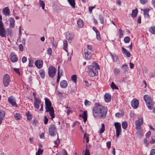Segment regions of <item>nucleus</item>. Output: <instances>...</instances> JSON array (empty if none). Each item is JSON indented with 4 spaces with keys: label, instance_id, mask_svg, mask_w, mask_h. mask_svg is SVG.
<instances>
[{
    "label": "nucleus",
    "instance_id": "obj_4",
    "mask_svg": "<svg viewBox=\"0 0 155 155\" xmlns=\"http://www.w3.org/2000/svg\"><path fill=\"white\" fill-rule=\"evenodd\" d=\"M136 129L137 130L136 133L137 136L139 138L141 137L143 134V132L140 129L141 126L143 123V118L141 117L136 120L135 122Z\"/></svg>",
    "mask_w": 155,
    "mask_h": 155
},
{
    "label": "nucleus",
    "instance_id": "obj_31",
    "mask_svg": "<svg viewBox=\"0 0 155 155\" xmlns=\"http://www.w3.org/2000/svg\"><path fill=\"white\" fill-rule=\"evenodd\" d=\"M39 3L40 6L42 7V9H44L45 8V4L43 1L39 0Z\"/></svg>",
    "mask_w": 155,
    "mask_h": 155
},
{
    "label": "nucleus",
    "instance_id": "obj_47",
    "mask_svg": "<svg viewBox=\"0 0 155 155\" xmlns=\"http://www.w3.org/2000/svg\"><path fill=\"white\" fill-rule=\"evenodd\" d=\"M52 49L51 48H49L47 50V54L49 55H51L52 53Z\"/></svg>",
    "mask_w": 155,
    "mask_h": 155
},
{
    "label": "nucleus",
    "instance_id": "obj_60",
    "mask_svg": "<svg viewBox=\"0 0 155 155\" xmlns=\"http://www.w3.org/2000/svg\"><path fill=\"white\" fill-rule=\"evenodd\" d=\"M57 43L56 41H53L52 42V45L55 48L57 46Z\"/></svg>",
    "mask_w": 155,
    "mask_h": 155
},
{
    "label": "nucleus",
    "instance_id": "obj_19",
    "mask_svg": "<svg viewBox=\"0 0 155 155\" xmlns=\"http://www.w3.org/2000/svg\"><path fill=\"white\" fill-rule=\"evenodd\" d=\"M68 85L67 82L66 81L63 80L60 82V85L61 87L64 88L67 87Z\"/></svg>",
    "mask_w": 155,
    "mask_h": 155
},
{
    "label": "nucleus",
    "instance_id": "obj_40",
    "mask_svg": "<svg viewBox=\"0 0 155 155\" xmlns=\"http://www.w3.org/2000/svg\"><path fill=\"white\" fill-rule=\"evenodd\" d=\"M91 104V102L88 101L86 99L84 101V104L86 106H90Z\"/></svg>",
    "mask_w": 155,
    "mask_h": 155
},
{
    "label": "nucleus",
    "instance_id": "obj_20",
    "mask_svg": "<svg viewBox=\"0 0 155 155\" xmlns=\"http://www.w3.org/2000/svg\"><path fill=\"white\" fill-rule=\"evenodd\" d=\"M142 11L143 12L145 17L149 18V12L150 11V9L149 8L145 9L142 10Z\"/></svg>",
    "mask_w": 155,
    "mask_h": 155
},
{
    "label": "nucleus",
    "instance_id": "obj_51",
    "mask_svg": "<svg viewBox=\"0 0 155 155\" xmlns=\"http://www.w3.org/2000/svg\"><path fill=\"white\" fill-rule=\"evenodd\" d=\"M40 103H34V106L37 109H38L39 107Z\"/></svg>",
    "mask_w": 155,
    "mask_h": 155
},
{
    "label": "nucleus",
    "instance_id": "obj_43",
    "mask_svg": "<svg viewBox=\"0 0 155 155\" xmlns=\"http://www.w3.org/2000/svg\"><path fill=\"white\" fill-rule=\"evenodd\" d=\"M59 70H58V77H57V83H59V81L60 78V73H59Z\"/></svg>",
    "mask_w": 155,
    "mask_h": 155
},
{
    "label": "nucleus",
    "instance_id": "obj_55",
    "mask_svg": "<svg viewBox=\"0 0 155 155\" xmlns=\"http://www.w3.org/2000/svg\"><path fill=\"white\" fill-rule=\"evenodd\" d=\"M14 71L18 75H20V73L19 71V69L18 68H14Z\"/></svg>",
    "mask_w": 155,
    "mask_h": 155
},
{
    "label": "nucleus",
    "instance_id": "obj_29",
    "mask_svg": "<svg viewBox=\"0 0 155 155\" xmlns=\"http://www.w3.org/2000/svg\"><path fill=\"white\" fill-rule=\"evenodd\" d=\"M82 115V118L84 119V121H86L87 118V112L85 111H84Z\"/></svg>",
    "mask_w": 155,
    "mask_h": 155
},
{
    "label": "nucleus",
    "instance_id": "obj_25",
    "mask_svg": "<svg viewBox=\"0 0 155 155\" xmlns=\"http://www.w3.org/2000/svg\"><path fill=\"white\" fill-rule=\"evenodd\" d=\"M25 114L27 116V120L30 121L31 120L32 116L30 112L29 111L26 112Z\"/></svg>",
    "mask_w": 155,
    "mask_h": 155
},
{
    "label": "nucleus",
    "instance_id": "obj_5",
    "mask_svg": "<svg viewBox=\"0 0 155 155\" xmlns=\"http://www.w3.org/2000/svg\"><path fill=\"white\" fill-rule=\"evenodd\" d=\"M144 100L148 108L151 110L153 107L154 102L152 99L148 95L146 94L143 96Z\"/></svg>",
    "mask_w": 155,
    "mask_h": 155
},
{
    "label": "nucleus",
    "instance_id": "obj_39",
    "mask_svg": "<svg viewBox=\"0 0 155 155\" xmlns=\"http://www.w3.org/2000/svg\"><path fill=\"white\" fill-rule=\"evenodd\" d=\"M99 19L100 20L101 23L102 24H103L104 23V18L101 15H99Z\"/></svg>",
    "mask_w": 155,
    "mask_h": 155
},
{
    "label": "nucleus",
    "instance_id": "obj_6",
    "mask_svg": "<svg viewBox=\"0 0 155 155\" xmlns=\"http://www.w3.org/2000/svg\"><path fill=\"white\" fill-rule=\"evenodd\" d=\"M116 131V137H118L121 132V126L120 124L118 122H116L114 124Z\"/></svg>",
    "mask_w": 155,
    "mask_h": 155
},
{
    "label": "nucleus",
    "instance_id": "obj_33",
    "mask_svg": "<svg viewBox=\"0 0 155 155\" xmlns=\"http://www.w3.org/2000/svg\"><path fill=\"white\" fill-rule=\"evenodd\" d=\"M34 103H40L41 104V100L38 98L37 97H34Z\"/></svg>",
    "mask_w": 155,
    "mask_h": 155
},
{
    "label": "nucleus",
    "instance_id": "obj_27",
    "mask_svg": "<svg viewBox=\"0 0 155 155\" xmlns=\"http://www.w3.org/2000/svg\"><path fill=\"white\" fill-rule=\"evenodd\" d=\"M137 9H135L132 11V13L131 14V16L133 17H136L137 15Z\"/></svg>",
    "mask_w": 155,
    "mask_h": 155
},
{
    "label": "nucleus",
    "instance_id": "obj_35",
    "mask_svg": "<svg viewBox=\"0 0 155 155\" xmlns=\"http://www.w3.org/2000/svg\"><path fill=\"white\" fill-rule=\"evenodd\" d=\"M149 31L152 34H155V26H152L150 28Z\"/></svg>",
    "mask_w": 155,
    "mask_h": 155
},
{
    "label": "nucleus",
    "instance_id": "obj_2",
    "mask_svg": "<svg viewBox=\"0 0 155 155\" xmlns=\"http://www.w3.org/2000/svg\"><path fill=\"white\" fill-rule=\"evenodd\" d=\"M45 112L49 113V114L51 117V119H52L54 117L55 115L54 108L52 107L51 103L49 99L47 98H45Z\"/></svg>",
    "mask_w": 155,
    "mask_h": 155
},
{
    "label": "nucleus",
    "instance_id": "obj_62",
    "mask_svg": "<svg viewBox=\"0 0 155 155\" xmlns=\"http://www.w3.org/2000/svg\"><path fill=\"white\" fill-rule=\"evenodd\" d=\"M115 116L117 117H120L121 116V114L119 112L115 114Z\"/></svg>",
    "mask_w": 155,
    "mask_h": 155
},
{
    "label": "nucleus",
    "instance_id": "obj_9",
    "mask_svg": "<svg viewBox=\"0 0 155 155\" xmlns=\"http://www.w3.org/2000/svg\"><path fill=\"white\" fill-rule=\"evenodd\" d=\"M10 78L9 75L8 74H5L3 78V83L4 86L7 87L9 84Z\"/></svg>",
    "mask_w": 155,
    "mask_h": 155
},
{
    "label": "nucleus",
    "instance_id": "obj_1",
    "mask_svg": "<svg viewBox=\"0 0 155 155\" xmlns=\"http://www.w3.org/2000/svg\"><path fill=\"white\" fill-rule=\"evenodd\" d=\"M92 113L94 117L103 119L107 115V108L100 104H96L92 108Z\"/></svg>",
    "mask_w": 155,
    "mask_h": 155
},
{
    "label": "nucleus",
    "instance_id": "obj_30",
    "mask_svg": "<svg viewBox=\"0 0 155 155\" xmlns=\"http://www.w3.org/2000/svg\"><path fill=\"white\" fill-rule=\"evenodd\" d=\"M14 116L15 118L17 120H19L21 118V115L19 113H15L14 115Z\"/></svg>",
    "mask_w": 155,
    "mask_h": 155
},
{
    "label": "nucleus",
    "instance_id": "obj_14",
    "mask_svg": "<svg viewBox=\"0 0 155 155\" xmlns=\"http://www.w3.org/2000/svg\"><path fill=\"white\" fill-rule=\"evenodd\" d=\"M35 64L38 68L40 69L42 67L43 61L41 60H38L35 61Z\"/></svg>",
    "mask_w": 155,
    "mask_h": 155
},
{
    "label": "nucleus",
    "instance_id": "obj_48",
    "mask_svg": "<svg viewBox=\"0 0 155 155\" xmlns=\"http://www.w3.org/2000/svg\"><path fill=\"white\" fill-rule=\"evenodd\" d=\"M77 79L76 76L75 75H73L71 76V79L74 82H75Z\"/></svg>",
    "mask_w": 155,
    "mask_h": 155
},
{
    "label": "nucleus",
    "instance_id": "obj_59",
    "mask_svg": "<svg viewBox=\"0 0 155 155\" xmlns=\"http://www.w3.org/2000/svg\"><path fill=\"white\" fill-rule=\"evenodd\" d=\"M151 132L150 131H149L147 132L145 136L147 137H149L150 135Z\"/></svg>",
    "mask_w": 155,
    "mask_h": 155
},
{
    "label": "nucleus",
    "instance_id": "obj_49",
    "mask_svg": "<svg viewBox=\"0 0 155 155\" xmlns=\"http://www.w3.org/2000/svg\"><path fill=\"white\" fill-rule=\"evenodd\" d=\"M140 3L143 5H144L148 2V0H140Z\"/></svg>",
    "mask_w": 155,
    "mask_h": 155
},
{
    "label": "nucleus",
    "instance_id": "obj_63",
    "mask_svg": "<svg viewBox=\"0 0 155 155\" xmlns=\"http://www.w3.org/2000/svg\"><path fill=\"white\" fill-rule=\"evenodd\" d=\"M84 155H90L89 153V151L86 149L85 150V152Z\"/></svg>",
    "mask_w": 155,
    "mask_h": 155
},
{
    "label": "nucleus",
    "instance_id": "obj_8",
    "mask_svg": "<svg viewBox=\"0 0 155 155\" xmlns=\"http://www.w3.org/2000/svg\"><path fill=\"white\" fill-rule=\"evenodd\" d=\"M56 72V70L55 67L51 66L49 68L48 74L49 76L52 78L54 77Z\"/></svg>",
    "mask_w": 155,
    "mask_h": 155
},
{
    "label": "nucleus",
    "instance_id": "obj_24",
    "mask_svg": "<svg viewBox=\"0 0 155 155\" xmlns=\"http://www.w3.org/2000/svg\"><path fill=\"white\" fill-rule=\"evenodd\" d=\"M77 24L78 27L82 28L83 25L84 23L82 20L81 19H79L77 21Z\"/></svg>",
    "mask_w": 155,
    "mask_h": 155
},
{
    "label": "nucleus",
    "instance_id": "obj_50",
    "mask_svg": "<svg viewBox=\"0 0 155 155\" xmlns=\"http://www.w3.org/2000/svg\"><path fill=\"white\" fill-rule=\"evenodd\" d=\"M95 8V7L94 6H91L88 8V11L90 13H91L92 10Z\"/></svg>",
    "mask_w": 155,
    "mask_h": 155
},
{
    "label": "nucleus",
    "instance_id": "obj_64",
    "mask_svg": "<svg viewBox=\"0 0 155 155\" xmlns=\"http://www.w3.org/2000/svg\"><path fill=\"white\" fill-rule=\"evenodd\" d=\"M113 60L114 61H115L116 62L117 61L118 57L116 56H114L113 57Z\"/></svg>",
    "mask_w": 155,
    "mask_h": 155
},
{
    "label": "nucleus",
    "instance_id": "obj_52",
    "mask_svg": "<svg viewBox=\"0 0 155 155\" xmlns=\"http://www.w3.org/2000/svg\"><path fill=\"white\" fill-rule=\"evenodd\" d=\"M149 155H155V149H152L150 151V154Z\"/></svg>",
    "mask_w": 155,
    "mask_h": 155
},
{
    "label": "nucleus",
    "instance_id": "obj_57",
    "mask_svg": "<svg viewBox=\"0 0 155 155\" xmlns=\"http://www.w3.org/2000/svg\"><path fill=\"white\" fill-rule=\"evenodd\" d=\"M48 121V119L45 116L44 117V123L45 124H47Z\"/></svg>",
    "mask_w": 155,
    "mask_h": 155
},
{
    "label": "nucleus",
    "instance_id": "obj_36",
    "mask_svg": "<svg viewBox=\"0 0 155 155\" xmlns=\"http://www.w3.org/2000/svg\"><path fill=\"white\" fill-rule=\"evenodd\" d=\"M127 66V65L126 64H125L123 65L122 68L124 72H125L127 71L128 68Z\"/></svg>",
    "mask_w": 155,
    "mask_h": 155
},
{
    "label": "nucleus",
    "instance_id": "obj_3",
    "mask_svg": "<svg viewBox=\"0 0 155 155\" xmlns=\"http://www.w3.org/2000/svg\"><path fill=\"white\" fill-rule=\"evenodd\" d=\"M95 66L90 65L88 66V71H87L89 75L91 77H94L97 75L98 74V70L99 69L100 67L99 65L95 63Z\"/></svg>",
    "mask_w": 155,
    "mask_h": 155
},
{
    "label": "nucleus",
    "instance_id": "obj_53",
    "mask_svg": "<svg viewBox=\"0 0 155 155\" xmlns=\"http://www.w3.org/2000/svg\"><path fill=\"white\" fill-rule=\"evenodd\" d=\"M43 151L42 150L39 148L37 152L38 153V154H39L40 155H42V154Z\"/></svg>",
    "mask_w": 155,
    "mask_h": 155
},
{
    "label": "nucleus",
    "instance_id": "obj_15",
    "mask_svg": "<svg viewBox=\"0 0 155 155\" xmlns=\"http://www.w3.org/2000/svg\"><path fill=\"white\" fill-rule=\"evenodd\" d=\"M121 48L123 54L125 55L127 57L130 58V54L129 51H127L123 47H121Z\"/></svg>",
    "mask_w": 155,
    "mask_h": 155
},
{
    "label": "nucleus",
    "instance_id": "obj_23",
    "mask_svg": "<svg viewBox=\"0 0 155 155\" xmlns=\"http://www.w3.org/2000/svg\"><path fill=\"white\" fill-rule=\"evenodd\" d=\"M63 49L64 50L67 52H68V51L67 50V46H68V43L67 41L66 40H64L63 41Z\"/></svg>",
    "mask_w": 155,
    "mask_h": 155
},
{
    "label": "nucleus",
    "instance_id": "obj_44",
    "mask_svg": "<svg viewBox=\"0 0 155 155\" xmlns=\"http://www.w3.org/2000/svg\"><path fill=\"white\" fill-rule=\"evenodd\" d=\"M124 32V31L121 29H120L119 30V37L120 38L122 37H123Z\"/></svg>",
    "mask_w": 155,
    "mask_h": 155
},
{
    "label": "nucleus",
    "instance_id": "obj_10",
    "mask_svg": "<svg viewBox=\"0 0 155 155\" xmlns=\"http://www.w3.org/2000/svg\"><path fill=\"white\" fill-rule=\"evenodd\" d=\"M8 100V101L12 106L16 107H18V106L16 103L15 99L13 96H11L9 97Z\"/></svg>",
    "mask_w": 155,
    "mask_h": 155
},
{
    "label": "nucleus",
    "instance_id": "obj_16",
    "mask_svg": "<svg viewBox=\"0 0 155 155\" xmlns=\"http://www.w3.org/2000/svg\"><path fill=\"white\" fill-rule=\"evenodd\" d=\"M104 100L107 103L109 102L111 99V96L109 93H106L104 96Z\"/></svg>",
    "mask_w": 155,
    "mask_h": 155
},
{
    "label": "nucleus",
    "instance_id": "obj_7",
    "mask_svg": "<svg viewBox=\"0 0 155 155\" xmlns=\"http://www.w3.org/2000/svg\"><path fill=\"white\" fill-rule=\"evenodd\" d=\"M49 134L52 136H54L57 134L58 137V134L57 133V129L55 126L52 124L51 125L49 128Z\"/></svg>",
    "mask_w": 155,
    "mask_h": 155
},
{
    "label": "nucleus",
    "instance_id": "obj_41",
    "mask_svg": "<svg viewBox=\"0 0 155 155\" xmlns=\"http://www.w3.org/2000/svg\"><path fill=\"white\" fill-rule=\"evenodd\" d=\"M130 40V38L129 37L127 36L124 38V41L125 42L129 43Z\"/></svg>",
    "mask_w": 155,
    "mask_h": 155
},
{
    "label": "nucleus",
    "instance_id": "obj_22",
    "mask_svg": "<svg viewBox=\"0 0 155 155\" xmlns=\"http://www.w3.org/2000/svg\"><path fill=\"white\" fill-rule=\"evenodd\" d=\"M10 27V28H13L14 26L15 20L13 18H10L9 20Z\"/></svg>",
    "mask_w": 155,
    "mask_h": 155
},
{
    "label": "nucleus",
    "instance_id": "obj_17",
    "mask_svg": "<svg viewBox=\"0 0 155 155\" xmlns=\"http://www.w3.org/2000/svg\"><path fill=\"white\" fill-rule=\"evenodd\" d=\"M2 12L6 16H8L10 15V12L8 7H6L2 10Z\"/></svg>",
    "mask_w": 155,
    "mask_h": 155
},
{
    "label": "nucleus",
    "instance_id": "obj_61",
    "mask_svg": "<svg viewBox=\"0 0 155 155\" xmlns=\"http://www.w3.org/2000/svg\"><path fill=\"white\" fill-rule=\"evenodd\" d=\"M19 47L20 51H22L23 50V45L21 44H20L19 45Z\"/></svg>",
    "mask_w": 155,
    "mask_h": 155
},
{
    "label": "nucleus",
    "instance_id": "obj_18",
    "mask_svg": "<svg viewBox=\"0 0 155 155\" xmlns=\"http://www.w3.org/2000/svg\"><path fill=\"white\" fill-rule=\"evenodd\" d=\"M5 116V112L2 110H0V125L2 122V120Z\"/></svg>",
    "mask_w": 155,
    "mask_h": 155
},
{
    "label": "nucleus",
    "instance_id": "obj_34",
    "mask_svg": "<svg viewBox=\"0 0 155 155\" xmlns=\"http://www.w3.org/2000/svg\"><path fill=\"white\" fill-rule=\"evenodd\" d=\"M105 130V126L104 124H101V127L99 133H103Z\"/></svg>",
    "mask_w": 155,
    "mask_h": 155
},
{
    "label": "nucleus",
    "instance_id": "obj_56",
    "mask_svg": "<svg viewBox=\"0 0 155 155\" xmlns=\"http://www.w3.org/2000/svg\"><path fill=\"white\" fill-rule=\"evenodd\" d=\"M110 142L108 141L106 143V145L108 149H109L110 147Z\"/></svg>",
    "mask_w": 155,
    "mask_h": 155
},
{
    "label": "nucleus",
    "instance_id": "obj_12",
    "mask_svg": "<svg viewBox=\"0 0 155 155\" xmlns=\"http://www.w3.org/2000/svg\"><path fill=\"white\" fill-rule=\"evenodd\" d=\"M131 104L134 108L135 109L137 108L139 105L138 100L135 98L133 99L131 102Z\"/></svg>",
    "mask_w": 155,
    "mask_h": 155
},
{
    "label": "nucleus",
    "instance_id": "obj_54",
    "mask_svg": "<svg viewBox=\"0 0 155 155\" xmlns=\"http://www.w3.org/2000/svg\"><path fill=\"white\" fill-rule=\"evenodd\" d=\"M73 38V36H72V35H71L70 37H67V39L68 40V41L69 42V43L71 42V41H72V40Z\"/></svg>",
    "mask_w": 155,
    "mask_h": 155
},
{
    "label": "nucleus",
    "instance_id": "obj_37",
    "mask_svg": "<svg viewBox=\"0 0 155 155\" xmlns=\"http://www.w3.org/2000/svg\"><path fill=\"white\" fill-rule=\"evenodd\" d=\"M111 87L113 89H118V87L115 85L113 82L111 83Z\"/></svg>",
    "mask_w": 155,
    "mask_h": 155
},
{
    "label": "nucleus",
    "instance_id": "obj_21",
    "mask_svg": "<svg viewBox=\"0 0 155 155\" xmlns=\"http://www.w3.org/2000/svg\"><path fill=\"white\" fill-rule=\"evenodd\" d=\"M68 3L73 8H75V0H67Z\"/></svg>",
    "mask_w": 155,
    "mask_h": 155
},
{
    "label": "nucleus",
    "instance_id": "obj_26",
    "mask_svg": "<svg viewBox=\"0 0 155 155\" xmlns=\"http://www.w3.org/2000/svg\"><path fill=\"white\" fill-rule=\"evenodd\" d=\"M39 72L41 78L44 79L45 76V73L44 71L42 69H41L39 71Z\"/></svg>",
    "mask_w": 155,
    "mask_h": 155
},
{
    "label": "nucleus",
    "instance_id": "obj_42",
    "mask_svg": "<svg viewBox=\"0 0 155 155\" xmlns=\"http://www.w3.org/2000/svg\"><path fill=\"white\" fill-rule=\"evenodd\" d=\"M87 48L88 49H87L88 50V52H91V53H93V50L92 46L91 45H88Z\"/></svg>",
    "mask_w": 155,
    "mask_h": 155
},
{
    "label": "nucleus",
    "instance_id": "obj_11",
    "mask_svg": "<svg viewBox=\"0 0 155 155\" xmlns=\"http://www.w3.org/2000/svg\"><path fill=\"white\" fill-rule=\"evenodd\" d=\"M84 52L85 55V58L86 60H88L91 59L92 53L88 52V50L87 49H84Z\"/></svg>",
    "mask_w": 155,
    "mask_h": 155
},
{
    "label": "nucleus",
    "instance_id": "obj_45",
    "mask_svg": "<svg viewBox=\"0 0 155 155\" xmlns=\"http://www.w3.org/2000/svg\"><path fill=\"white\" fill-rule=\"evenodd\" d=\"M97 38L98 40H100L101 39V36L100 34L99 31L97 32L96 33Z\"/></svg>",
    "mask_w": 155,
    "mask_h": 155
},
{
    "label": "nucleus",
    "instance_id": "obj_46",
    "mask_svg": "<svg viewBox=\"0 0 155 155\" xmlns=\"http://www.w3.org/2000/svg\"><path fill=\"white\" fill-rule=\"evenodd\" d=\"M33 64V60H30L29 61L28 66L29 67H32Z\"/></svg>",
    "mask_w": 155,
    "mask_h": 155
},
{
    "label": "nucleus",
    "instance_id": "obj_38",
    "mask_svg": "<svg viewBox=\"0 0 155 155\" xmlns=\"http://www.w3.org/2000/svg\"><path fill=\"white\" fill-rule=\"evenodd\" d=\"M120 73V71L118 68H114V74L116 75H118Z\"/></svg>",
    "mask_w": 155,
    "mask_h": 155
},
{
    "label": "nucleus",
    "instance_id": "obj_58",
    "mask_svg": "<svg viewBox=\"0 0 155 155\" xmlns=\"http://www.w3.org/2000/svg\"><path fill=\"white\" fill-rule=\"evenodd\" d=\"M27 61V58L25 57H23L22 58V61L23 63Z\"/></svg>",
    "mask_w": 155,
    "mask_h": 155
},
{
    "label": "nucleus",
    "instance_id": "obj_13",
    "mask_svg": "<svg viewBox=\"0 0 155 155\" xmlns=\"http://www.w3.org/2000/svg\"><path fill=\"white\" fill-rule=\"evenodd\" d=\"M11 61L13 63L17 62L18 60V58L16 54L14 52H12L10 55Z\"/></svg>",
    "mask_w": 155,
    "mask_h": 155
},
{
    "label": "nucleus",
    "instance_id": "obj_32",
    "mask_svg": "<svg viewBox=\"0 0 155 155\" xmlns=\"http://www.w3.org/2000/svg\"><path fill=\"white\" fill-rule=\"evenodd\" d=\"M122 127L124 129H125L127 126V124L126 121H124L122 124Z\"/></svg>",
    "mask_w": 155,
    "mask_h": 155
},
{
    "label": "nucleus",
    "instance_id": "obj_28",
    "mask_svg": "<svg viewBox=\"0 0 155 155\" xmlns=\"http://www.w3.org/2000/svg\"><path fill=\"white\" fill-rule=\"evenodd\" d=\"M89 135L87 134L86 133H85L84 134V140H83V142H84V140H86V141L87 143L89 141Z\"/></svg>",
    "mask_w": 155,
    "mask_h": 155
}]
</instances>
